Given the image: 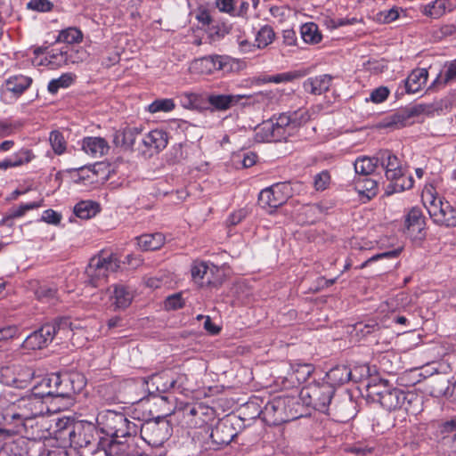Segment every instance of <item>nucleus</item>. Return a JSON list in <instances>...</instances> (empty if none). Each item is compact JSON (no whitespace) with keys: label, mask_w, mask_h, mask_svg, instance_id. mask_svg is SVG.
Returning a JSON list of instances; mask_svg holds the SVG:
<instances>
[{"label":"nucleus","mask_w":456,"mask_h":456,"mask_svg":"<svg viewBox=\"0 0 456 456\" xmlns=\"http://www.w3.org/2000/svg\"><path fill=\"white\" fill-rule=\"evenodd\" d=\"M50 409L46 402L31 391L29 395L15 400L4 398L0 401V413L6 425H12V430L0 429V432L20 433L26 428L27 422L44 416Z\"/></svg>","instance_id":"f257e3e1"},{"label":"nucleus","mask_w":456,"mask_h":456,"mask_svg":"<svg viewBox=\"0 0 456 456\" xmlns=\"http://www.w3.org/2000/svg\"><path fill=\"white\" fill-rule=\"evenodd\" d=\"M370 395L387 411L403 409L406 412L417 414L421 411V397L413 392H405L391 387L387 380L370 387Z\"/></svg>","instance_id":"f03ea898"},{"label":"nucleus","mask_w":456,"mask_h":456,"mask_svg":"<svg viewBox=\"0 0 456 456\" xmlns=\"http://www.w3.org/2000/svg\"><path fill=\"white\" fill-rule=\"evenodd\" d=\"M96 422L102 434L111 439L130 438L137 432V426L128 420L124 413L106 410L98 413Z\"/></svg>","instance_id":"7ed1b4c3"},{"label":"nucleus","mask_w":456,"mask_h":456,"mask_svg":"<svg viewBox=\"0 0 456 456\" xmlns=\"http://www.w3.org/2000/svg\"><path fill=\"white\" fill-rule=\"evenodd\" d=\"M70 322L69 318H60L52 323H46L29 334L21 345L28 351L39 350L46 347L59 332H69Z\"/></svg>","instance_id":"20e7f679"},{"label":"nucleus","mask_w":456,"mask_h":456,"mask_svg":"<svg viewBox=\"0 0 456 456\" xmlns=\"http://www.w3.org/2000/svg\"><path fill=\"white\" fill-rule=\"evenodd\" d=\"M296 406H299L297 398L294 396H279L266 403L262 411L265 419H270L274 424L297 419Z\"/></svg>","instance_id":"39448f33"},{"label":"nucleus","mask_w":456,"mask_h":456,"mask_svg":"<svg viewBox=\"0 0 456 456\" xmlns=\"http://www.w3.org/2000/svg\"><path fill=\"white\" fill-rule=\"evenodd\" d=\"M334 394L335 388L328 382L313 383L301 389L300 398L307 406L326 412Z\"/></svg>","instance_id":"423d86ee"},{"label":"nucleus","mask_w":456,"mask_h":456,"mask_svg":"<svg viewBox=\"0 0 456 456\" xmlns=\"http://www.w3.org/2000/svg\"><path fill=\"white\" fill-rule=\"evenodd\" d=\"M294 132L295 129L289 114L281 113L278 117H273L269 120L263 122L257 135L261 136L264 141L280 142L287 140Z\"/></svg>","instance_id":"0eeeda50"},{"label":"nucleus","mask_w":456,"mask_h":456,"mask_svg":"<svg viewBox=\"0 0 456 456\" xmlns=\"http://www.w3.org/2000/svg\"><path fill=\"white\" fill-rule=\"evenodd\" d=\"M172 432L171 422L164 417L144 422L140 429L142 439L152 447L163 445L169 439Z\"/></svg>","instance_id":"6e6552de"},{"label":"nucleus","mask_w":456,"mask_h":456,"mask_svg":"<svg viewBox=\"0 0 456 456\" xmlns=\"http://www.w3.org/2000/svg\"><path fill=\"white\" fill-rule=\"evenodd\" d=\"M118 268L119 261L113 255L94 256L86 269L88 282L93 287H99L103 283L109 273L117 272Z\"/></svg>","instance_id":"1a4fd4ad"},{"label":"nucleus","mask_w":456,"mask_h":456,"mask_svg":"<svg viewBox=\"0 0 456 456\" xmlns=\"http://www.w3.org/2000/svg\"><path fill=\"white\" fill-rule=\"evenodd\" d=\"M428 212L433 221L447 227L456 226V208H452L448 201H443L441 199L434 197L431 191H427L423 195Z\"/></svg>","instance_id":"9d476101"},{"label":"nucleus","mask_w":456,"mask_h":456,"mask_svg":"<svg viewBox=\"0 0 456 456\" xmlns=\"http://www.w3.org/2000/svg\"><path fill=\"white\" fill-rule=\"evenodd\" d=\"M49 382L53 383L54 390L45 392L53 395L56 399L71 398L73 395L82 390L85 386L84 378L78 374H52V379Z\"/></svg>","instance_id":"9b49d317"},{"label":"nucleus","mask_w":456,"mask_h":456,"mask_svg":"<svg viewBox=\"0 0 456 456\" xmlns=\"http://www.w3.org/2000/svg\"><path fill=\"white\" fill-rule=\"evenodd\" d=\"M292 196V189L288 183H279L262 190L258 202L262 208H277L282 206Z\"/></svg>","instance_id":"f8f14e48"},{"label":"nucleus","mask_w":456,"mask_h":456,"mask_svg":"<svg viewBox=\"0 0 456 456\" xmlns=\"http://www.w3.org/2000/svg\"><path fill=\"white\" fill-rule=\"evenodd\" d=\"M70 444L76 447H88L97 442L96 428L92 423L77 422L66 428Z\"/></svg>","instance_id":"ddd939ff"},{"label":"nucleus","mask_w":456,"mask_h":456,"mask_svg":"<svg viewBox=\"0 0 456 456\" xmlns=\"http://www.w3.org/2000/svg\"><path fill=\"white\" fill-rule=\"evenodd\" d=\"M228 65V60L222 55H210L194 60L190 69L192 72L201 75H210L217 70H224Z\"/></svg>","instance_id":"4468645a"},{"label":"nucleus","mask_w":456,"mask_h":456,"mask_svg":"<svg viewBox=\"0 0 456 456\" xmlns=\"http://www.w3.org/2000/svg\"><path fill=\"white\" fill-rule=\"evenodd\" d=\"M3 381L5 385L16 388H25L28 386L34 377V371L28 367H18L13 370L10 368L3 369Z\"/></svg>","instance_id":"2eb2a0df"},{"label":"nucleus","mask_w":456,"mask_h":456,"mask_svg":"<svg viewBox=\"0 0 456 456\" xmlns=\"http://www.w3.org/2000/svg\"><path fill=\"white\" fill-rule=\"evenodd\" d=\"M376 159L379 160V165L384 169L387 180H394L403 170L397 156L389 150L379 151L376 153Z\"/></svg>","instance_id":"dca6fc26"},{"label":"nucleus","mask_w":456,"mask_h":456,"mask_svg":"<svg viewBox=\"0 0 456 456\" xmlns=\"http://www.w3.org/2000/svg\"><path fill=\"white\" fill-rule=\"evenodd\" d=\"M105 456H148L140 452L134 439L126 440L111 439L107 448L103 449Z\"/></svg>","instance_id":"f3484780"},{"label":"nucleus","mask_w":456,"mask_h":456,"mask_svg":"<svg viewBox=\"0 0 456 456\" xmlns=\"http://www.w3.org/2000/svg\"><path fill=\"white\" fill-rule=\"evenodd\" d=\"M32 84V78L21 74L13 75L5 79L1 87L3 94H11L12 97L19 98Z\"/></svg>","instance_id":"a211bd4d"},{"label":"nucleus","mask_w":456,"mask_h":456,"mask_svg":"<svg viewBox=\"0 0 456 456\" xmlns=\"http://www.w3.org/2000/svg\"><path fill=\"white\" fill-rule=\"evenodd\" d=\"M236 436L237 432L229 419L219 420L210 433L212 442L218 445L230 444Z\"/></svg>","instance_id":"6ab92c4d"},{"label":"nucleus","mask_w":456,"mask_h":456,"mask_svg":"<svg viewBox=\"0 0 456 456\" xmlns=\"http://www.w3.org/2000/svg\"><path fill=\"white\" fill-rule=\"evenodd\" d=\"M405 231L413 239L420 238V233L425 227V220L419 208H411L405 218Z\"/></svg>","instance_id":"aec40b11"},{"label":"nucleus","mask_w":456,"mask_h":456,"mask_svg":"<svg viewBox=\"0 0 456 456\" xmlns=\"http://www.w3.org/2000/svg\"><path fill=\"white\" fill-rule=\"evenodd\" d=\"M244 97L245 95L242 94H209L207 101L214 110L225 111L237 105Z\"/></svg>","instance_id":"412c9836"},{"label":"nucleus","mask_w":456,"mask_h":456,"mask_svg":"<svg viewBox=\"0 0 456 456\" xmlns=\"http://www.w3.org/2000/svg\"><path fill=\"white\" fill-rule=\"evenodd\" d=\"M74 50L69 45L62 46L60 49L53 48L46 52L45 61L51 68H57L68 64L69 61L75 62L72 59Z\"/></svg>","instance_id":"4be33fe9"},{"label":"nucleus","mask_w":456,"mask_h":456,"mask_svg":"<svg viewBox=\"0 0 456 456\" xmlns=\"http://www.w3.org/2000/svg\"><path fill=\"white\" fill-rule=\"evenodd\" d=\"M82 150L93 158H101L108 153L110 146L102 137L88 136L82 141Z\"/></svg>","instance_id":"5701e85b"},{"label":"nucleus","mask_w":456,"mask_h":456,"mask_svg":"<svg viewBox=\"0 0 456 456\" xmlns=\"http://www.w3.org/2000/svg\"><path fill=\"white\" fill-rule=\"evenodd\" d=\"M142 143L145 148L151 151L150 154H152L153 151L159 152L166 148L167 144V134L163 130H152L143 136Z\"/></svg>","instance_id":"b1692460"},{"label":"nucleus","mask_w":456,"mask_h":456,"mask_svg":"<svg viewBox=\"0 0 456 456\" xmlns=\"http://www.w3.org/2000/svg\"><path fill=\"white\" fill-rule=\"evenodd\" d=\"M428 105L425 104H418L407 109L405 111L397 112L391 115L388 118L387 126H405L406 120L409 118L419 116L424 112L428 111Z\"/></svg>","instance_id":"393cba45"},{"label":"nucleus","mask_w":456,"mask_h":456,"mask_svg":"<svg viewBox=\"0 0 456 456\" xmlns=\"http://www.w3.org/2000/svg\"><path fill=\"white\" fill-rule=\"evenodd\" d=\"M428 77L427 69H413L404 80L405 90L408 94L419 92L426 85Z\"/></svg>","instance_id":"a878e982"},{"label":"nucleus","mask_w":456,"mask_h":456,"mask_svg":"<svg viewBox=\"0 0 456 456\" xmlns=\"http://www.w3.org/2000/svg\"><path fill=\"white\" fill-rule=\"evenodd\" d=\"M331 79V77L329 75L309 77L304 82L303 86L305 92L314 95H320L329 90Z\"/></svg>","instance_id":"bb28decb"},{"label":"nucleus","mask_w":456,"mask_h":456,"mask_svg":"<svg viewBox=\"0 0 456 456\" xmlns=\"http://www.w3.org/2000/svg\"><path fill=\"white\" fill-rule=\"evenodd\" d=\"M141 133L140 127H126L122 131L116 132L113 142L117 146L132 149Z\"/></svg>","instance_id":"cd10ccee"},{"label":"nucleus","mask_w":456,"mask_h":456,"mask_svg":"<svg viewBox=\"0 0 456 456\" xmlns=\"http://www.w3.org/2000/svg\"><path fill=\"white\" fill-rule=\"evenodd\" d=\"M176 384L175 378L167 371L152 375V385H155V391H159V394L175 390Z\"/></svg>","instance_id":"c85d7f7f"},{"label":"nucleus","mask_w":456,"mask_h":456,"mask_svg":"<svg viewBox=\"0 0 456 456\" xmlns=\"http://www.w3.org/2000/svg\"><path fill=\"white\" fill-rule=\"evenodd\" d=\"M326 377L328 379V383L332 385L333 387L337 386H341L351 379L352 371L346 365H338L330 370L327 372Z\"/></svg>","instance_id":"c756f323"},{"label":"nucleus","mask_w":456,"mask_h":456,"mask_svg":"<svg viewBox=\"0 0 456 456\" xmlns=\"http://www.w3.org/2000/svg\"><path fill=\"white\" fill-rule=\"evenodd\" d=\"M137 245L142 250H157L165 243V236L161 232L142 234L136 238Z\"/></svg>","instance_id":"7c9ffc66"},{"label":"nucleus","mask_w":456,"mask_h":456,"mask_svg":"<svg viewBox=\"0 0 456 456\" xmlns=\"http://www.w3.org/2000/svg\"><path fill=\"white\" fill-rule=\"evenodd\" d=\"M213 414L212 409H208L203 404H196L188 409L187 415L191 417V424L195 427H201L206 424Z\"/></svg>","instance_id":"2f4dec72"},{"label":"nucleus","mask_w":456,"mask_h":456,"mask_svg":"<svg viewBox=\"0 0 456 456\" xmlns=\"http://www.w3.org/2000/svg\"><path fill=\"white\" fill-rule=\"evenodd\" d=\"M397 177L394 180H389L390 183L387 185L386 193L393 194L396 192H402L405 190H409L413 186V178L411 175H407L403 170L400 175H396Z\"/></svg>","instance_id":"473e14b6"},{"label":"nucleus","mask_w":456,"mask_h":456,"mask_svg":"<svg viewBox=\"0 0 456 456\" xmlns=\"http://www.w3.org/2000/svg\"><path fill=\"white\" fill-rule=\"evenodd\" d=\"M453 82H456V59L445 66L444 71L436 77L430 88H439Z\"/></svg>","instance_id":"72a5a7b5"},{"label":"nucleus","mask_w":456,"mask_h":456,"mask_svg":"<svg viewBox=\"0 0 456 456\" xmlns=\"http://www.w3.org/2000/svg\"><path fill=\"white\" fill-rule=\"evenodd\" d=\"M26 441L19 438L5 443L0 449V456H25L27 455Z\"/></svg>","instance_id":"f704fd0d"},{"label":"nucleus","mask_w":456,"mask_h":456,"mask_svg":"<svg viewBox=\"0 0 456 456\" xmlns=\"http://www.w3.org/2000/svg\"><path fill=\"white\" fill-rule=\"evenodd\" d=\"M43 206V200L39 201H34L29 203L21 204L18 207H13L9 209L7 216L3 218L2 224H8V222L21 217L27 211L38 208Z\"/></svg>","instance_id":"c9c22d12"},{"label":"nucleus","mask_w":456,"mask_h":456,"mask_svg":"<svg viewBox=\"0 0 456 456\" xmlns=\"http://www.w3.org/2000/svg\"><path fill=\"white\" fill-rule=\"evenodd\" d=\"M216 266L211 265V267L207 262L203 261H195L191 265V276L195 282H202V281L207 278L208 282H211L209 273H213V269Z\"/></svg>","instance_id":"e433bc0d"},{"label":"nucleus","mask_w":456,"mask_h":456,"mask_svg":"<svg viewBox=\"0 0 456 456\" xmlns=\"http://www.w3.org/2000/svg\"><path fill=\"white\" fill-rule=\"evenodd\" d=\"M354 166L357 174L368 175L372 174L379 166V160L376 159V154L371 158L361 157L355 160Z\"/></svg>","instance_id":"4c0bfd02"},{"label":"nucleus","mask_w":456,"mask_h":456,"mask_svg":"<svg viewBox=\"0 0 456 456\" xmlns=\"http://www.w3.org/2000/svg\"><path fill=\"white\" fill-rule=\"evenodd\" d=\"M314 370V367L309 363H296L292 366L291 379H296L298 384L305 382Z\"/></svg>","instance_id":"58836bf2"},{"label":"nucleus","mask_w":456,"mask_h":456,"mask_svg":"<svg viewBox=\"0 0 456 456\" xmlns=\"http://www.w3.org/2000/svg\"><path fill=\"white\" fill-rule=\"evenodd\" d=\"M300 32L303 40L307 44H318L322 40V35L315 23L309 22L302 25Z\"/></svg>","instance_id":"ea45409f"},{"label":"nucleus","mask_w":456,"mask_h":456,"mask_svg":"<svg viewBox=\"0 0 456 456\" xmlns=\"http://www.w3.org/2000/svg\"><path fill=\"white\" fill-rule=\"evenodd\" d=\"M98 212V205L92 201H81L74 208L75 215L81 219H89Z\"/></svg>","instance_id":"a19ab883"},{"label":"nucleus","mask_w":456,"mask_h":456,"mask_svg":"<svg viewBox=\"0 0 456 456\" xmlns=\"http://www.w3.org/2000/svg\"><path fill=\"white\" fill-rule=\"evenodd\" d=\"M275 33L269 25L263 26L256 35V48L262 49L273 43Z\"/></svg>","instance_id":"79ce46f5"},{"label":"nucleus","mask_w":456,"mask_h":456,"mask_svg":"<svg viewBox=\"0 0 456 456\" xmlns=\"http://www.w3.org/2000/svg\"><path fill=\"white\" fill-rule=\"evenodd\" d=\"M446 1L436 0L423 7L422 12L424 15L432 19H438L445 13Z\"/></svg>","instance_id":"37998d69"},{"label":"nucleus","mask_w":456,"mask_h":456,"mask_svg":"<svg viewBox=\"0 0 456 456\" xmlns=\"http://www.w3.org/2000/svg\"><path fill=\"white\" fill-rule=\"evenodd\" d=\"M50 379H52V374L42 379V380L38 384L35 385L32 388V392L44 401L50 397L54 398L53 395L45 393L48 391L53 392L54 390L53 383L49 382Z\"/></svg>","instance_id":"c03bdc74"},{"label":"nucleus","mask_w":456,"mask_h":456,"mask_svg":"<svg viewBox=\"0 0 456 456\" xmlns=\"http://www.w3.org/2000/svg\"><path fill=\"white\" fill-rule=\"evenodd\" d=\"M115 304L118 308L128 306L133 299V294L124 285H118L114 289Z\"/></svg>","instance_id":"a18cd8bd"},{"label":"nucleus","mask_w":456,"mask_h":456,"mask_svg":"<svg viewBox=\"0 0 456 456\" xmlns=\"http://www.w3.org/2000/svg\"><path fill=\"white\" fill-rule=\"evenodd\" d=\"M33 155L30 151L22 149L10 158L4 159L6 163V168L19 167L28 163L31 161Z\"/></svg>","instance_id":"49530a36"},{"label":"nucleus","mask_w":456,"mask_h":456,"mask_svg":"<svg viewBox=\"0 0 456 456\" xmlns=\"http://www.w3.org/2000/svg\"><path fill=\"white\" fill-rule=\"evenodd\" d=\"M82 32L76 28H69L61 30L57 37V42L69 45L78 43L82 40Z\"/></svg>","instance_id":"de8ad7c7"},{"label":"nucleus","mask_w":456,"mask_h":456,"mask_svg":"<svg viewBox=\"0 0 456 456\" xmlns=\"http://www.w3.org/2000/svg\"><path fill=\"white\" fill-rule=\"evenodd\" d=\"M75 76L71 73L62 74L56 79H52L48 84V91L54 94L60 88L69 87L74 81Z\"/></svg>","instance_id":"09e8293b"},{"label":"nucleus","mask_w":456,"mask_h":456,"mask_svg":"<svg viewBox=\"0 0 456 456\" xmlns=\"http://www.w3.org/2000/svg\"><path fill=\"white\" fill-rule=\"evenodd\" d=\"M49 142L56 154L61 155L66 151L67 142L63 134L59 131L51 132Z\"/></svg>","instance_id":"8fccbe9b"},{"label":"nucleus","mask_w":456,"mask_h":456,"mask_svg":"<svg viewBox=\"0 0 456 456\" xmlns=\"http://www.w3.org/2000/svg\"><path fill=\"white\" fill-rule=\"evenodd\" d=\"M175 105L172 99H158L148 106V110L151 113L157 112H168L175 109Z\"/></svg>","instance_id":"3c124183"},{"label":"nucleus","mask_w":456,"mask_h":456,"mask_svg":"<svg viewBox=\"0 0 456 456\" xmlns=\"http://www.w3.org/2000/svg\"><path fill=\"white\" fill-rule=\"evenodd\" d=\"M288 114L291 119V124L295 130L303 124H305L310 119L309 112L305 109H299L297 111Z\"/></svg>","instance_id":"603ef678"},{"label":"nucleus","mask_w":456,"mask_h":456,"mask_svg":"<svg viewBox=\"0 0 456 456\" xmlns=\"http://www.w3.org/2000/svg\"><path fill=\"white\" fill-rule=\"evenodd\" d=\"M358 186L361 187L360 191H362L370 200L377 194L378 183L376 181L364 178L362 183H358Z\"/></svg>","instance_id":"864d4df0"},{"label":"nucleus","mask_w":456,"mask_h":456,"mask_svg":"<svg viewBox=\"0 0 456 456\" xmlns=\"http://www.w3.org/2000/svg\"><path fill=\"white\" fill-rule=\"evenodd\" d=\"M330 183V175L328 171H322L314 179V186L316 191H324Z\"/></svg>","instance_id":"5fc2aeb1"},{"label":"nucleus","mask_w":456,"mask_h":456,"mask_svg":"<svg viewBox=\"0 0 456 456\" xmlns=\"http://www.w3.org/2000/svg\"><path fill=\"white\" fill-rule=\"evenodd\" d=\"M231 31V26L225 23L212 26L209 28V36L213 40L224 37Z\"/></svg>","instance_id":"6e6d98bb"},{"label":"nucleus","mask_w":456,"mask_h":456,"mask_svg":"<svg viewBox=\"0 0 456 456\" xmlns=\"http://www.w3.org/2000/svg\"><path fill=\"white\" fill-rule=\"evenodd\" d=\"M181 103L186 109L194 108L200 100V95L191 92H185L181 94Z\"/></svg>","instance_id":"4d7b16f0"},{"label":"nucleus","mask_w":456,"mask_h":456,"mask_svg":"<svg viewBox=\"0 0 456 456\" xmlns=\"http://www.w3.org/2000/svg\"><path fill=\"white\" fill-rule=\"evenodd\" d=\"M53 4L48 0H30L27 4V7L30 10L37 12H49Z\"/></svg>","instance_id":"13d9d810"},{"label":"nucleus","mask_w":456,"mask_h":456,"mask_svg":"<svg viewBox=\"0 0 456 456\" xmlns=\"http://www.w3.org/2000/svg\"><path fill=\"white\" fill-rule=\"evenodd\" d=\"M183 305L184 301L179 293L169 296L165 301L167 310H176L182 308Z\"/></svg>","instance_id":"bf43d9fd"},{"label":"nucleus","mask_w":456,"mask_h":456,"mask_svg":"<svg viewBox=\"0 0 456 456\" xmlns=\"http://www.w3.org/2000/svg\"><path fill=\"white\" fill-rule=\"evenodd\" d=\"M195 18L200 23H201L204 26H209L212 22V17L209 10L202 5L199 6L195 11Z\"/></svg>","instance_id":"052dcab7"},{"label":"nucleus","mask_w":456,"mask_h":456,"mask_svg":"<svg viewBox=\"0 0 456 456\" xmlns=\"http://www.w3.org/2000/svg\"><path fill=\"white\" fill-rule=\"evenodd\" d=\"M215 4L219 12L227 13L231 17L232 16L234 12L235 0H216Z\"/></svg>","instance_id":"680f3d73"},{"label":"nucleus","mask_w":456,"mask_h":456,"mask_svg":"<svg viewBox=\"0 0 456 456\" xmlns=\"http://www.w3.org/2000/svg\"><path fill=\"white\" fill-rule=\"evenodd\" d=\"M438 430L442 435L456 434V416L442 422L438 427Z\"/></svg>","instance_id":"e2e57ef3"},{"label":"nucleus","mask_w":456,"mask_h":456,"mask_svg":"<svg viewBox=\"0 0 456 456\" xmlns=\"http://www.w3.org/2000/svg\"><path fill=\"white\" fill-rule=\"evenodd\" d=\"M389 94V90L385 86H380L373 90L370 94V100L375 103L384 102Z\"/></svg>","instance_id":"0e129e2a"},{"label":"nucleus","mask_w":456,"mask_h":456,"mask_svg":"<svg viewBox=\"0 0 456 456\" xmlns=\"http://www.w3.org/2000/svg\"><path fill=\"white\" fill-rule=\"evenodd\" d=\"M56 292L55 289L42 286L37 290V297L40 300L50 301L56 297Z\"/></svg>","instance_id":"69168bd1"},{"label":"nucleus","mask_w":456,"mask_h":456,"mask_svg":"<svg viewBox=\"0 0 456 456\" xmlns=\"http://www.w3.org/2000/svg\"><path fill=\"white\" fill-rule=\"evenodd\" d=\"M61 219V216L53 209H47L42 215V220L47 224H58Z\"/></svg>","instance_id":"338daca9"},{"label":"nucleus","mask_w":456,"mask_h":456,"mask_svg":"<svg viewBox=\"0 0 456 456\" xmlns=\"http://www.w3.org/2000/svg\"><path fill=\"white\" fill-rule=\"evenodd\" d=\"M18 328L16 326H6L0 328V341L8 340L18 335Z\"/></svg>","instance_id":"774afa93"}]
</instances>
